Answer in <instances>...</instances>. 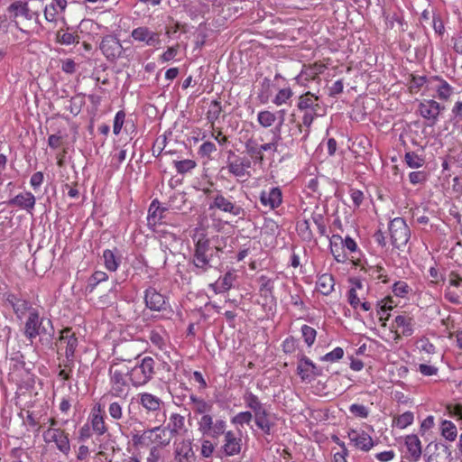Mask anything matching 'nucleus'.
Returning <instances> with one entry per match:
<instances>
[{
	"label": "nucleus",
	"mask_w": 462,
	"mask_h": 462,
	"mask_svg": "<svg viewBox=\"0 0 462 462\" xmlns=\"http://www.w3.org/2000/svg\"><path fill=\"white\" fill-rule=\"evenodd\" d=\"M317 100V96L310 92H307L304 95L300 96L298 107L300 110L317 108L318 104L315 103Z\"/></svg>",
	"instance_id": "nucleus-37"
},
{
	"label": "nucleus",
	"mask_w": 462,
	"mask_h": 462,
	"mask_svg": "<svg viewBox=\"0 0 462 462\" xmlns=\"http://www.w3.org/2000/svg\"><path fill=\"white\" fill-rule=\"evenodd\" d=\"M252 419L253 414L250 411H242L237 413L235 417H233L232 423L242 426L244 424H249Z\"/></svg>",
	"instance_id": "nucleus-54"
},
{
	"label": "nucleus",
	"mask_w": 462,
	"mask_h": 462,
	"mask_svg": "<svg viewBox=\"0 0 462 462\" xmlns=\"http://www.w3.org/2000/svg\"><path fill=\"white\" fill-rule=\"evenodd\" d=\"M224 444L222 450L227 457H233L240 454L242 450L243 441L242 435L239 431L237 434L232 430L225 431Z\"/></svg>",
	"instance_id": "nucleus-10"
},
{
	"label": "nucleus",
	"mask_w": 462,
	"mask_h": 462,
	"mask_svg": "<svg viewBox=\"0 0 462 462\" xmlns=\"http://www.w3.org/2000/svg\"><path fill=\"white\" fill-rule=\"evenodd\" d=\"M128 361L130 383L134 387L143 386L153 377L155 362L152 357L146 356L134 365L131 360Z\"/></svg>",
	"instance_id": "nucleus-3"
},
{
	"label": "nucleus",
	"mask_w": 462,
	"mask_h": 462,
	"mask_svg": "<svg viewBox=\"0 0 462 462\" xmlns=\"http://www.w3.org/2000/svg\"><path fill=\"white\" fill-rule=\"evenodd\" d=\"M439 84L436 86L438 97L442 100H448L453 93V88L444 79L437 78Z\"/></svg>",
	"instance_id": "nucleus-38"
},
{
	"label": "nucleus",
	"mask_w": 462,
	"mask_h": 462,
	"mask_svg": "<svg viewBox=\"0 0 462 462\" xmlns=\"http://www.w3.org/2000/svg\"><path fill=\"white\" fill-rule=\"evenodd\" d=\"M245 152L250 158L256 163L262 164L263 162V154L261 153L259 140L254 136L246 140Z\"/></svg>",
	"instance_id": "nucleus-23"
},
{
	"label": "nucleus",
	"mask_w": 462,
	"mask_h": 462,
	"mask_svg": "<svg viewBox=\"0 0 462 462\" xmlns=\"http://www.w3.org/2000/svg\"><path fill=\"white\" fill-rule=\"evenodd\" d=\"M318 228V218L310 215L298 224L297 230L304 240H310L313 237V229Z\"/></svg>",
	"instance_id": "nucleus-21"
},
{
	"label": "nucleus",
	"mask_w": 462,
	"mask_h": 462,
	"mask_svg": "<svg viewBox=\"0 0 462 462\" xmlns=\"http://www.w3.org/2000/svg\"><path fill=\"white\" fill-rule=\"evenodd\" d=\"M57 346L59 349L65 348V356L68 360L72 359L78 346V338L75 333L70 328L61 330Z\"/></svg>",
	"instance_id": "nucleus-11"
},
{
	"label": "nucleus",
	"mask_w": 462,
	"mask_h": 462,
	"mask_svg": "<svg viewBox=\"0 0 462 462\" xmlns=\"http://www.w3.org/2000/svg\"><path fill=\"white\" fill-rule=\"evenodd\" d=\"M189 400L192 404V410L196 414L203 416L209 413L212 410V404L202 398L192 394L189 396Z\"/></svg>",
	"instance_id": "nucleus-29"
},
{
	"label": "nucleus",
	"mask_w": 462,
	"mask_h": 462,
	"mask_svg": "<svg viewBox=\"0 0 462 462\" xmlns=\"http://www.w3.org/2000/svg\"><path fill=\"white\" fill-rule=\"evenodd\" d=\"M167 429H169L173 436L179 434L181 430L186 431L184 416L179 413H172L170 416V421Z\"/></svg>",
	"instance_id": "nucleus-32"
},
{
	"label": "nucleus",
	"mask_w": 462,
	"mask_h": 462,
	"mask_svg": "<svg viewBox=\"0 0 462 462\" xmlns=\"http://www.w3.org/2000/svg\"><path fill=\"white\" fill-rule=\"evenodd\" d=\"M244 400L246 406L254 411V414L259 413L265 410L258 397L251 392H247L245 394Z\"/></svg>",
	"instance_id": "nucleus-36"
},
{
	"label": "nucleus",
	"mask_w": 462,
	"mask_h": 462,
	"mask_svg": "<svg viewBox=\"0 0 462 462\" xmlns=\"http://www.w3.org/2000/svg\"><path fill=\"white\" fill-rule=\"evenodd\" d=\"M254 421L257 427L260 428L264 433H270L271 423L267 418L266 410L254 414Z\"/></svg>",
	"instance_id": "nucleus-41"
},
{
	"label": "nucleus",
	"mask_w": 462,
	"mask_h": 462,
	"mask_svg": "<svg viewBox=\"0 0 462 462\" xmlns=\"http://www.w3.org/2000/svg\"><path fill=\"white\" fill-rule=\"evenodd\" d=\"M174 165L179 173H186L195 168L196 162L192 160L174 161Z\"/></svg>",
	"instance_id": "nucleus-49"
},
{
	"label": "nucleus",
	"mask_w": 462,
	"mask_h": 462,
	"mask_svg": "<svg viewBox=\"0 0 462 462\" xmlns=\"http://www.w3.org/2000/svg\"><path fill=\"white\" fill-rule=\"evenodd\" d=\"M413 419H414L413 413L411 411H406V412L399 415L398 417H396L393 420V422L396 427H398L400 429H404L413 422Z\"/></svg>",
	"instance_id": "nucleus-44"
},
{
	"label": "nucleus",
	"mask_w": 462,
	"mask_h": 462,
	"mask_svg": "<svg viewBox=\"0 0 462 462\" xmlns=\"http://www.w3.org/2000/svg\"><path fill=\"white\" fill-rule=\"evenodd\" d=\"M91 426L93 430L98 435H102L106 431V427L105 425L104 419L99 414L93 415L91 420Z\"/></svg>",
	"instance_id": "nucleus-45"
},
{
	"label": "nucleus",
	"mask_w": 462,
	"mask_h": 462,
	"mask_svg": "<svg viewBox=\"0 0 462 462\" xmlns=\"http://www.w3.org/2000/svg\"><path fill=\"white\" fill-rule=\"evenodd\" d=\"M125 114L124 111H118L114 119L113 132L115 134H118L122 129L125 122Z\"/></svg>",
	"instance_id": "nucleus-59"
},
{
	"label": "nucleus",
	"mask_w": 462,
	"mask_h": 462,
	"mask_svg": "<svg viewBox=\"0 0 462 462\" xmlns=\"http://www.w3.org/2000/svg\"><path fill=\"white\" fill-rule=\"evenodd\" d=\"M132 37L135 41L145 42L149 46H156L160 43L159 34L152 32L147 27H138L132 32Z\"/></svg>",
	"instance_id": "nucleus-19"
},
{
	"label": "nucleus",
	"mask_w": 462,
	"mask_h": 462,
	"mask_svg": "<svg viewBox=\"0 0 462 462\" xmlns=\"http://www.w3.org/2000/svg\"><path fill=\"white\" fill-rule=\"evenodd\" d=\"M43 440L47 444L54 443L57 449L64 456L70 452V442L69 434L60 428H51L45 430L42 434Z\"/></svg>",
	"instance_id": "nucleus-6"
},
{
	"label": "nucleus",
	"mask_w": 462,
	"mask_h": 462,
	"mask_svg": "<svg viewBox=\"0 0 462 462\" xmlns=\"http://www.w3.org/2000/svg\"><path fill=\"white\" fill-rule=\"evenodd\" d=\"M362 297L363 295H357L356 288H351L348 291V302L355 309L361 303Z\"/></svg>",
	"instance_id": "nucleus-63"
},
{
	"label": "nucleus",
	"mask_w": 462,
	"mask_h": 462,
	"mask_svg": "<svg viewBox=\"0 0 462 462\" xmlns=\"http://www.w3.org/2000/svg\"><path fill=\"white\" fill-rule=\"evenodd\" d=\"M316 366L308 357H302L298 365L299 374L302 380H310L315 372Z\"/></svg>",
	"instance_id": "nucleus-28"
},
{
	"label": "nucleus",
	"mask_w": 462,
	"mask_h": 462,
	"mask_svg": "<svg viewBox=\"0 0 462 462\" xmlns=\"http://www.w3.org/2000/svg\"><path fill=\"white\" fill-rule=\"evenodd\" d=\"M329 96H336L343 91L342 79H337L331 86L327 85Z\"/></svg>",
	"instance_id": "nucleus-64"
},
{
	"label": "nucleus",
	"mask_w": 462,
	"mask_h": 462,
	"mask_svg": "<svg viewBox=\"0 0 462 462\" xmlns=\"http://www.w3.org/2000/svg\"><path fill=\"white\" fill-rule=\"evenodd\" d=\"M213 202L209 208H217L223 212L229 213L232 216L243 218L245 215L244 208L220 193H217L212 197Z\"/></svg>",
	"instance_id": "nucleus-8"
},
{
	"label": "nucleus",
	"mask_w": 462,
	"mask_h": 462,
	"mask_svg": "<svg viewBox=\"0 0 462 462\" xmlns=\"http://www.w3.org/2000/svg\"><path fill=\"white\" fill-rule=\"evenodd\" d=\"M444 106H441L433 99H424L419 105V112L422 117L430 121V125H434Z\"/></svg>",
	"instance_id": "nucleus-13"
},
{
	"label": "nucleus",
	"mask_w": 462,
	"mask_h": 462,
	"mask_svg": "<svg viewBox=\"0 0 462 462\" xmlns=\"http://www.w3.org/2000/svg\"><path fill=\"white\" fill-rule=\"evenodd\" d=\"M215 450V446L208 439H204L201 443V455L204 457H210Z\"/></svg>",
	"instance_id": "nucleus-61"
},
{
	"label": "nucleus",
	"mask_w": 462,
	"mask_h": 462,
	"mask_svg": "<svg viewBox=\"0 0 462 462\" xmlns=\"http://www.w3.org/2000/svg\"><path fill=\"white\" fill-rule=\"evenodd\" d=\"M292 95L290 88H282L276 95L273 103L277 106L284 104Z\"/></svg>",
	"instance_id": "nucleus-56"
},
{
	"label": "nucleus",
	"mask_w": 462,
	"mask_h": 462,
	"mask_svg": "<svg viewBox=\"0 0 462 462\" xmlns=\"http://www.w3.org/2000/svg\"><path fill=\"white\" fill-rule=\"evenodd\" d=\"M260 200L263 205L275 208L282 203V191L278 188H273L269 191H262Z\"/></svg>",
	"instance_id": "nucleus-22"
},
{
	"label": "nucleus",
	"mask_w": 462,
	"mask_h": 462,
	"mask_svg": "<svg viewBox=\"0 0 462 462\" xmlns=\"http://www.w3.org/2000/svg\"><path fill=\"white\" fill-rule=\"evenodd\" d=\"M67 6L66 0H52L50 5L44 8V18L47 22L56 23L58 14L64 12Z\"/></svg>",
	"instance_id": "nucleus-20"
},
{
	"label": "nucleus",
	"mask_w": 462,
	"mask_h": 462,
	"mask_svg": "<svg viewBox=\"0 0 462 462\" xmlns=\"http://www.w3.org/2000/svg\"><path fill=\"white\" fill-rule=\"evenodd\" d=\"M221 111L222 109L220 102L217 100H213L210 103L209 109L207 113L208 119L213 124L214 121H216L219 117Z\"/></svg>",
	"instance_id": "nucleus-46"
},
{
	"label": "nucleus",
	"mask_w": 462,
	"mask_h": 462,
	"mask_svg": "<svg viewBox=\"0 0 462 462\" xmlns=\"http://www.w3.org/2000/svg\"><path fill=\"white\" fill-rule=\"evenodd\" d=\"M348 439L355 448L363 451L370 450L374 446L373 439L364 430H351L348 431Z\"/></svg>",
	"instance_id": "nucleus-14"
},
{
	"label": "nucleus",
	"mask_w": 462,
	"mask_h": 462,
	"mask_svg": "<svg viewBox=\"0 0 462 462\" xmlns=\"http://www.w3.org/2000/svg\"><path fill=\"white\" fill-rule=\"evenodd\" d=\"M107 274L101 271L95 272L88 280V288L92 291L95 287L101 282L107 280Z\"/></svg>",
	"instance_id": "nucleus-47"
},
{
	"label": "nucleus",
	"mask_w": 462,
	"mask_h": 462,
	"mask_svg": "<svg viewBox=\"0 0 462 462\" xmlns=\"http://www.w3.org/2000/svg\"><path fill=\"white\" fill-rule=\"evenodd\" d=\"M10 10L12 11H14L15 12V15H22V16H24V17H28L29 14H28V7H27V5L26 4H23L22 2H15V3H13L10 7H9Z\"/></svg>",
	"instance_id": "nucleus-57"
},
{
	"label": "nucleus",
	"mask_w": 462,
	"mask_h": 462,
	"mask_svg": "<svg viewBox=\"0 0 462 462\" xmlns=\"http://www.w3.org/2000/svg\"><path fill=\"white\" fill-rule=\"evenodd\" d=\"M39 335L42 336L40 341L42 345L51 346L54 329L50 319H43L39 329Z\"/></svg>",
	"instance_id": "nucleus-27"
},
{
	"label": "nucleus",
	"mask_w": 462,
	"mask_h": 462,
	"mask_svg": "<svg viewBox=\"0 0 462 462\" xmlns=\"http://www.w3.org/2000/svg\"><path fill=\"white\" fill-rule=\"evenodd\" d=\"M7 301L12 305L14 313L19 319L30 309L28 301L23 299H19L16 296L11 294L7 297Z\"/></svg>",
	"instance_id": "nucleus-31"
},
{
	"label": "nucleus",
	"mask_w": 462,
	"mask_h": 462,
	"mask_svg": "<svg viewBox=\"0 0 462 462\" xmlns=\"http://www.w3.org/2000/svg\"><path fill=\"white\" fill-rule=\"evenodd\" d=\"M222 237L218 236L199 237L195 244L193 254V264L199 270V273H206L210 268H215L220 264V254L222 246L220 241Z\"/></svg>",
	"instance_id": "nucleus-1"
},
{
	"label": "nucleus",
	"mask_w": 462,
	"mask_h": 462,
	"mask_svg": "<svg viewBox=\"0 0 462 462\" xmlns=\"http://www.w3.org/2000/svg\"><path fill=\"white\" fill-rule=\"evenodd\" d=\"M276 120L275 114L271 111L264 110L258 113L257 121L261 126L267 128L273 125Z\"/></svg>",
	"instance_id": "nucleus-42"
},
{
	"label": "nucleus",
	"mask_w": 462,
	"mask_h": 462,
	"mask_svg": "<svg viewBox=\"0 0 462 462\" xmlns=\"http://www.w3.org/2000/svg\"><path fill=\"white\" fill-rule=\"evenodd\" d=\"M168 206L174 212L182 211L186 208V198L183 193H174L168 201Z\"/></svg>",
	"instance_id": "nucleus-34"
},
{
	"label": "nucleus",
	"mask_w": 462,
	"mask_h": 462,
	"mask_svg": "<svg viewBox=\"0 0 462 462\" xmlns=\"http://www.w3.org/2000/svg\"><path fill=\"white\" fill-rule=\"evenodd\" d=\"M172 438L173 435L167 427L157 426L144 430L141 436H135L134 440L140 444L147 441L161 447H166L171 443Z\"/></svg>",
	"instance_id": "nucleus-4"
},
{
	"label": "nucleus",
	"mask_w": 462,
	"mask_h": 462,
	"mask_svg": "<svg viewBox=\"0 0 462 462\" xmlns=\"http://www.w3.org/2000/svg\"><path fill=\"white\" fill-rule=\"evenodd\" d=\"M35 202L36 199L34 195L29 191H26L16 195L14 198L10 199L7 204L11 207H17L21 209L26 210L29 213H32L34 208Z\"/></svg>",
	"instance_id": "nucleus-17"
},
{
	"label": "nucleus",
	"mask_w": 462,
	"mask_h": 462,
	"mask_svg": "<svg viewBox=\"0 0 462 462\" xmlns=\"http://www.w3.org/2000/svg\"><path fill=\"white\" fill-rule=\"evenodd\" d=\"M57 39L60 43L65 44V45L79 43V36L74 35L73 33H70V32H59L57 33Z\"/></svg>",
	"instance_id": "nucleus-52"
},
{
	"label": "nucleus",
	"mask_w": 462,
	"mask_h": 462,
	"mask_svg": "<svg viewBox=\"0 0 462 462\" xmlns=\"http://www.w3.org/2000/svg\"><path fill=\"white\" fill-rule=\"evenodd\" d=\"M99 48L109 61L116 60L124 51L120 41L113 35L105 36L99 44Z\"/></svg>",
	"instance_id": "nucleus-9"
},
{
	"label": "nucleus",
	"mask_w": 462,
	"mask_h": 462,
	"mask_svg": "<svg viewBox=\"0 0 462 462\" xmlns=\"http://www.w3.org/2000/svg\"><path fill=\"white\" fill-rule=\"evenodd\" d=\"M329 243L330 250L335 259L337 262H344L346 260L345 254L341 251L344 249L340 244H343V239L339 236H333L330 239L327 236Z\"/></svg>",
	"instance_id": "nucleus-30"
},
{
	"label": "nucleus",
	"mask_w": 462,
	"mask_h": 462,
	"mask_svg": "<svg viewBox=\"0 0 462 462\" xmlns=\"http://www.w3.org/2000/svg\"><path fill=\"white\" fill-rule=\"evenodd\" d=\"M279 140L280 136L275 134L271 142L260 144L261 153L263 154V152H266L274 154L277 152Z\"/></svg>",
	"instance_id": "nucleus-51"
},
{
	"label": "nucleus",
	"mask_w": 462,
	"mask_h": 462,
	"mask_svg": "<svg viewBox=\"0 0 462 462\" xmlns=\"http://www.w3.org/2000/svg\"><path fill=\"white\" fill-rule=\"evenodd\" d=\"M145 305L152 310L161 311L165 309V297L154 288H148L144 293Z\"/></svg>",
	"instance_id": "nucleus-16"
},
{
	"label": "nucleus",
	"mask_w": 462,
	"mask_h": 462,
	"mask_svg": "<svg viewBox=\"0 0 462 462\" xmlns=\"http://www.w3.org/2000/svg\"><path fill=\"white\" fill-rule=\"evenodd\" d=\"M405 161L411 168H420L424 162L423 159L413 152H409L405 154Z\"/></svg>",
	"instance_id": "nucleus-53"
},
{
	"label": "nucleus",
	"mask_w": 462,
	"mask_h": 462,
	"mask_svg": "<svg viewBox=\"0 0 462 462\" xmlns=\"http://www.w3.org/2000/svg\"><path fill=\"white\" fill-rule=\"evenodd\" d=\"M352 414L360 418H366L368 416L367 408L365 405L354 403L349 407Z\"/></svg>",
	"instance_id": "nucleus-58"
},
{
	"label": "nucleus",
	"mask_w": 462,
	"mask_h": 462,
	"mask_svg": "<svg viewBox=\"0 0 462 462\" xmlns=\"http://www.w3.org/2000/svg\"><path fill=\"white\" fill-rule=\"evenodd\" d=\"M301 332H302V336L304 337L305 342L309 346H311L315 341L316 330L313 328L304 325L301 328Z\"/></svg>",
	"instance_id": "nucleus-55"
},
{
	"label": "nucleus",
	"mask_w": 462,
	"mask_h": 462,
	"mask_svg": "<svg viewBox=\"0 0 462 462\" xmlns=\"http://www.w3.org/2000/svg\"><path fill=\"white\" fill-rule=\"evenodd\" d=\"M140 397V404L149 411H157L161 410V406L162 404V401L149 393H143L139 394Z\"/></svg>",
	"instance_id": "nucleus-24"
},
{
	"label": "nucleus",
	"mask_w": 462,
	"mask_h": 462,
	"mask_svg": "<svg viewBox=\"0 0 462 462\" xmlns=\"http://www.w3.org/2000/svg\"><path fill=\"white\" fill-rule=\"evenodd\" d=\"M408 285L404 282H396L393 286V293L398 297H403L408 293Z\"/></svg>",
	"instance_id": "nucleus-62"
},
{
	"label": "nucleus",
	"mask_w": 462,
	"mask_h": 462,
	"mask_svg": "<svg viewBox=\"0 0 462 462\" xmlns=\"http://www.w3.org/2000/svg\"><path fill=\"white\" fill-rule=\"evenodd\" d=\"M108 412L113 419L120 420L123 415L122 406L117 402H114L110 403Z\"/></svg>",
	"instance_id": "nucleus-60"
},
{
	"label": "nucleus",
	"mask_w": 462,
	"mask_h": 462,
	"mask_svg": "<svg viewBox=\"0 0 462 462\" xmlns=\"http://www.w3.org/2000/svg\"><path fill=\"white\" fill-rule=\"evenodd\" d=\"M450 452L448 448L441 443H430L425 451L427 462H449Z\"/></svg>",
	"instance_id": "nucleus-12"
},
{
	"label": "nucleus",
	"mask_w": 462,
	"mask_h": 462,
	"mask_svg": "<svg viewBox=\"0 0 462 462\" xmlns=\"http://www.w3.org/2000/svg\"><path fill=\"white\" fill-rule=\"evenodd\" d=\"M344 356V350L342 347H336L331 352L325 354L320 357L322 362H336L341 359Z\"/></svg>",
	"instance_id": "nucleus-50"
},
{
	"label": "nucleus",
	"mask_w": 462,
	"mask_h": 462,
	"mask_svg": "<svg viewBox=\"0 0 462 462\" xmlns=\"http://www.w3.org/2000/svg\"><path fill=\"white\" fill-rule=\"evenodd\" d=\"M249 167L250 162L242 158H236L227 165L229 172L238 178L245 177Z\"/></svg>",
	"instance_id": "nucleus-26"
},
{
	"label": "nucleus",
	"mask_w": 462,
	"mask_h": 462,
	"mask_svg": "<svg viewBox=\"0 0 462 462\" xmlns=\"http://www.w3.org/2000/svg\"><path fill=\"white\" fill-rule=\"evenodd\" d=\"M108 374L110 377L109 393L115 397L126 398L130 391L129 361H113L110 365Z\"/></svg>",
	"instance_id": "nucleus-2"
},
{
	"label": "nucleus",
	"mask_w": 462,
	"mask_h": 462,
	"mask_svg": "<svg viewBox=\"0 0 462 462\" xmlns=\"http://www.w3.org/2000/svg\"><path fill=\"white\" fill-rule=\"evenodd\" d=\"M226 421L223 420H217L214 421L213 417L208 413L201 416L198 421V430L204 436L212 438H218L225 433Z\"/></svg>",
	"instance_id": "nucleus-7"
},
{
	"label": "nucleus",
	"mask_w": 462,
	"mask_h": 462,
	"mask_svg": "<svg viewBox=\"0 0 462 462\" xmlns=\"http://www.w3.org/2000/svg\"><path fill=\"white\" fill-rule=\"evenodd\" d=\"M103 258L106 268L110 272H115L118 268L120 258L116 257L113 251L105 250Z\"/></svg>",
	"instance_id": "nucleus-39"
},
{
	"label": "nucleus",
	"mask_w": 462,
	"mask_h": 462,
	"mask_svg": "<svg viewBox=\"0 0 462 462\" xmlns=\"http://www.w3.org/2000/svg\"><path fill=\"white\" fill-rule=\"evenodd\" d=\"M441 434L449 441L455 440L457 435L456 425L449 420H444L441 424Z\"/></svg>",
	"instance_id": "nucleus-40"
},
{
	"label": "nucleus",
	"mask_w": 462,
	"mask_h": 462,
	"mask_svg": "<svg viewBox=\"0 0 462 462\" xmlns=\"http://www.w3.org/2000/svg\"><path fill=\"white\" fill-rule=\"evenodd\" d=\"M42 320L36 310L30 311L24 326V335L31 342L39 335L38 329Z\"/></svg>",
	"instance_id": "nucleus-18"
},
{
	"label": "nucleus",
	"mask_w": 462,
	"mask_h": 462,
	"mask_svg": "<svg viewBox=\"0 0 462 462\" xmlns=\"http://www.w3.org/2000/svg\"><path fill=\"white\" fill-rule=\"evenodd\" d=\"M389 231L391 235L392 245L401 249L406 245L410 239L411 232L406 222L402 217L393 219L389 225Z\"/></svg>",
	"instance_id": "nucleus-5"
},
{
	"label": "nucleus",
	"mask_w": 462,
	"mask_h": 462,
	"mask_svg": "<svg viewBox=\"0 0 462 462\" xmlns=\"http://www.w3.org/2000/svg\"><path fill=\"white\" fill-rule=\"evenodd\" d=\"M405 445L412 461H418L421 456L420 440L416 435H408L405 438Z\"/></svg>",
	"instance_id": "nucleus-25"
},
{
	"label": "nucleus",
	"mask_w": 462,
	"mask_h": 462,
	"mask_svg": "<svg viewBox=\"0 0 462 462\" xmlns=\"http://www.w3.org/2000/svg\"><path fill=\"white\" fill-rule=\"evenodd\" d=\"M303 113L302 125L307 128L304 137L309 134V128L315 120L317 114V108H310L306 110H300Z\"/></svg>",
	"instance_id": "nucleus-43"
},
{
	"label": "nucleus",
	"mask_w": 462,
	"mask_h": 462,
	"mask_svg": "<svg viewBox=\"0 0 462 462\" xmlns=\"http://www.w3.org/2000/svg\"><path fill=\"white\" fill-rule=\"evenodd\" d=\"M335 281L331 274L324 273L319 276V294L328 295L332 292Z\"/></svg>",
	"instance_id": "nucleus-35"
},
{
	"label": "nucleus",
	"mask_w": 462,
	"mask_h": 462,
	"mask_svg": "<svg viewBox=\"0 0 462 462\" xmlns=\"http://www.w3.org/2000/svg\"><path fill=\"white\" fill-rule=\"evenodd\" d=\"M174 462H191L194 457L191 441L189 439H182L175 442Z\"/></svg>",
	"instance_id": "nucleus-15"
},
{
	"label": "nucleus",
	"mask_w": 462,
	"mask_h": 462,
	"mask_svg": "<svg viewBox=\"0 0 462 462\" xmlns=\"http://www.w3.org/2000/svg\"><path fill=\"white\" fill-rule=\"evenodd\" d=\"M159 215H160V203L158 200H153L151 203L149 211H148L149 222L155 225L157 222L161 221L162 219H159Z\"/></svg>",
	"instance_id": "nucleus-48"
},
{
	"label": "nucleus",
	"mask_w": 462,
	"mask_h": 462,
	"mask_svg": "<svg viewBox=\"0 0 462 462\" xmlns=\"http://www.w3.org/2000/svg\"><path fill=\"white\" fill-rule=\"evenodd\" d=\"M411 320L412 319L407 315H398L394 319L395 327L402 328L403 336L409 337L413 332Z\"/></svg>",
	"instance_id": "nucleus-33"
}]
</instances>
